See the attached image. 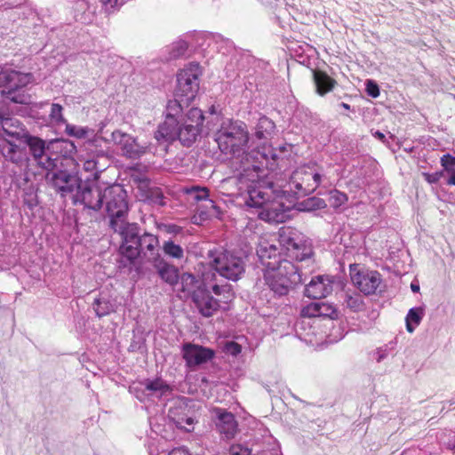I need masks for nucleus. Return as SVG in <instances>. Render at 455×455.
Masks as SVG:
<instances>
[{
	"label": "nucleus",
	"mask_w": 455,
	"mask_h": 455,
	"mask_svg": "<svg viewBox=\"0 0 455 455\" xmlns=\"http://www.w3.org/2000/svg\"><path fill=\"white\" fill-rule=\"evenodd\" d=\"M192 299L199 313L204 317L212 316L220 307V301L215 299L208 291L200 287L193 292Z\"/></svg>",
	"instance_id": "17"
},
{
	"label": "nucleus",
	"mask_w": 455,
	"mask_h": 455,
	"mask_svg": "<svg viewBox=\"0 0 455 455\" xmlns=\"http://www.w3.org/2000/svg\"><path fill=\"white\" fill-rule=\"evenodd\" d=\"M278 235V243L290 258L298 261L312 258L311 242L301 232L291 227H284L279 230Z\"/></svg>",
	"instance_id": "6"
},
{
	"label": "nucleus",
	"mask_w": 455,
	"mask_h": 455,
	"mask_svg": "<svg viewBox=\"0 0 455 455\" xmlns=\"http://www.w3.org/2000/svg\"><path fill=\"white\" fill-rule=\"evenodd\" d=\"M66 133L76 139H85L92 133V130L86 126H79L66 123Z\"/></svg>",
	"instance_id": "34"
},
{
	"label": "nucleus",
	"mask_w": 455,
	"mask_h": 455,
	"mask_svg": "<svg viewBox=\"0 0 455 455\" xmlns=\"http://www.w3.org/2000/svg\"><path fill=\"white\" fill-rule=\"evenodd\" d=\"M274 122L267 116H261L256 125L255 135L259 140L267 139L275 130Z\"/></svg>",
	"instance_id": "30"
},
{
	"label": "nucleus",
	"mask_w": 455,
	"mask_h": 455,
	"mask_svg": "<svg viewBox=\"0 0 455 455\" xmlns=\"http://www.w3.org/2000/svg\"><path fill=\"white\" fill-rule=\"evenodd\" d=\"M180 283L182 291L193 296V292L196 291L194 290L197 283L196 278L192 274L184 273L180 277Z\"/></svg>",
	"instance_id": "38"
},
{
	"label": "nucleus",
	"mask_w": 455,
	"mask_h": 455,
	"mask_svg": "<svg viewBox=\"0 0 455 455\" xmlns=\"http://www.w3.org/2000/svg\"><path fill=\"white\" fill-rule=\"evenodd\" d=\"M212 291L217 296H222V299L219 300L220 302L228 303L234 298V294L231 291V288L229 285H218L214 284L212 286Z\"/></svg>",
	"instance_id": "39"
},
{
	"label": "nucleus",
	"mask_w": 455,
	"mask_h": 455,
	"mask_svg": "<svg viewBox=\"0 0 455 455\" xmlns=\"http://www.w3.org/2000/svg\"><path fill=\"white\" fill-rule=\"evenodd\" d=\"M29 148V150L37 161L38 164L43 168L49 170L55 166L54 160L45 156V142L42 139L35 136L28 135L22 140Z\"/></svg>",
	"instance_id": "18"
},
{
	"label": "nucleus",
	"mask_w": 455,
	"mask_h": 455,
	"mask_svg": "<svg viewBox=\"0 0 455 455\" xmlns=\"http://www.w3.org/2000/svg\"><path fill=\"white\" fill-rule=\"evenodd\" d=\"M215 140L218 144L220 150L226 154L231 155L233 157L239 158L242 156L243 164H247L246 156L251 154L252 157L249 156V163L253 160L267 161V154L260 153L259 151L246 152L249 142V132L246 125L242 122H232L223 123L220 128L215 134Z\"/></svg>",
	"instance_id": "2"
},
{
	"label": "nucleus",
	"mask_w": 455,
	"mask_h": 455,
	"mask_svg": "<svg viewBox=\"0 0 455 455\" xmlns=\"http://www.w3.org/2000/svg\"><path fill=\"white\" fill-rule=\"evenodd\" d=\"M159 228L164 232L172 235H177L181 231V228L175 224H163Z\"/></svg>",
	"instance_id": "54"
},
{
	"label": "nucleus",
	"mask_w": 455,
	"mask_h": 455,
	"mask_svg": "<svg viewBox=\"0 0 455 455\" xmlns=\"http://www.w3.org/2000/svg\"><path fill=\"white\" fill-rule=\"evenodd\" d=\"M347 196L343 192H340L339 190H333L331 191L330 193V204L334 208H338L344 205L347 202Z\"/></svg>",
	"instance_id": "40"
},
{
	"label": "nucleus",
	"mask_w": 455,
	"mask_h": 455,
	"mask_svg": "<svg viewBox=\"0 0 455 455\" xmlns=\"http://www.w3.org/2000/svg\"><path fill=\"white\" fill-rule=\"evenodd\" d=\"M101 159L107 160L103 156H97V157H91L83 162V169L91 173L94 180H97L100 174L106 169V164L100 163Z\"/></svg>",
	"instance_id": "29"
},
{
	"label": "nucleus",
	"mask_w": 455,
	"mask_h": 455,
	"mask_svg": "<svg viewBox=\"0 0 455 455\" xmlns=\"http://www.w3.org/2000/svg\"><path fill=\"white\" fill-rule=\"evenodd\" d=\"M452 450H453V453L455 454V445H454V447H453V449H452Z\"/></svg>",
	"instance_id": "64"
},
{
	"label": "nucleus",
	"mask_w": 455,
	"mask_h": 455,
	"mask_svg": "<svg viewBox=\"0 0 455 455\" xmlns=\"http://www.w3.org/2000/svg\"><path fill=\"white\" fill-rule=\"evenodd\" d=\"M366 92L368 95L373 98H377L379 95V89L378 84L371 80H368L366 83Z\"/></svg>",
	"instance_id": "50"
},
{
	"label": "nucleus",
	"mask_w": 455,
	"mask_h": 455,
	"mask_svg": "<svg viewBox=\"0 0 455 455\" xmlns=\"http://www.w3.org/2000/svg\"><path fill=\"white\" fill-rule=\"evenodd\" d=\"M131 391L141 401L160 399L170 391V386L161 379H146L138 386L132 387Z\"/></svg>",
	"instance_id": "13"
},
{
	"label": "nucleus",
	"mask_w": 455,
	"mask_h": 455,
	"mask_svg": "<svg viewBox=\"0 0 455 455\" xmlns=\"http://www.w3.org/2000/svg\"><path fill=\"white\" fill-rule=\"evenodd\" d=\"M28 75L22 74L11 69H4L0 67V87H8L15 90L24 86L28 82Z\"/></svg>",
	"instance_id": "24"
},
{
	"label": "nucleus",
	"mask_w": 455,
	"mask_h": 455,
	"mask_svg": "<svg viewBox=\"0 0 455 455\" xmlns=\"http://www.w3.org/2000/svg\"><path fill=\"white\" fill-rule=\"evenodd\" d=\"M106 212L110 219L109 225L127 219L129 205L127 193L120 185H113L105 188Z\"/></svg>",
	"instance_id": "7"
},
{
	"label": "nucleus",
	"mask_w": 455,
	"mask_h": 455,
	"mask_svg": "<svg viewBox=\"0 0 455 455\" xmlns=\"http://www.w3.org/2000/svg\"><path fill=\"white\" fill-rule=\"evenodd\" d=\"M411 289L413 292H419V285L417 283H411Z\"/></svg>",
	"instance_id": "60"
},
{
	"label": "nucleus",
	"mask_w": 455,
	"mask_h": 455,
	"mask_svg": "<svg viewBox=\"0 0 455 455\" xmlns=\"http://www.w3.org/2000/svg\"><path fill=\"white\" fill-rule=\"evenodd\" d=\"M441 164L443 167V172L447 175L455 171V157L446 154L441 157Z\"/></svg>",
	"instance_id": "46"
},
{
	"label": "nucleus",
	"mask_w": 455,
	"mask_h": 455,
	"mask_svg": "<svg viewBox=\"0 0 455 455\" xmlns=\"http://www.w3.org/2000/svg\"><path fill=\"white\" fill-rule=\"evenodd\" d=\"M230 455H251V451L240 444H234L229 450Z\"/></svg>",
	"instance_id": "52"
},
{
	"label": "nucleus",
	"mask_w": 455,
	"mask_h": 455,
	"mask_svg": "<svg viewBox=\"0 0 455 455\" xmlns=\"http://www.w3.org/2000/svg\"><path fill=\"white\" fill-rule=\"evenodd\" d=\"M300 315L303 317H319V302H312L302 307Z\"/></svg>",
	"instance_id": "45"
},
{
	"label": "nucleus",
	"mask_w": 455,
	"mask_h": 455,
	"mask_svg": "<svg viewBox=\"0 0 455 455\" xmlns=\"http://www.w3.org/2000/svg\"><path fill=\"white\" fill-rule=\"evenodd\" d=\"M374 136L377 137L379 140H383L385 138V135L382 132H379V131H377L374 133Z\"/></svg>",
	"instance_id": "61"
},
{
	"label": "nucleus",
	"mask_w": 455,
	"mask_h": 455,
	"mask_svg": "<svg viewBox=\"0 0 455 455\" xmlns=\"http://www.w3.org/2000/svg\"><path fill=\"white\" fill-rule=\"evenodd\" d=\"M215 425L220 435L225 439H232L237 433L238 424L235 416L221 408H214Z\"/></svg>",
	"instance_id": "16"
},
{
	"label": "nucleus",
	"mask_w": 455,
	"mask_h": 455,
	"mask_svg": "<svg viewBox=\"0 0 455 455\" xmlns=\"http://www.w3.org/2000/svg\"><path fill=\"white\" fill-rule=\"evenodd\" d=\"M332 291V281L328 275H317L305 288V295L315 299L329 295Z\"/></svg>",
	"instance_id": "19"
},
{
	"label": "nucleus",
	"mask_w": 455,
	"mask_h": 455,
	"mask_svg": "<svg viewBox=\"0 0 455 455\" xmlns=\"http://www.w3.org/2000/svg\"><path fill=\"white\" fill-rule=\"evenodd\" d=\"M375 358L377 362H381L387 356V348H378L374 353Z\"/></svg>",
	"instance_id": "57"
},
{
	"label": "nucleus",
	"mask_w": 455,
	"mask_h": 455,
	"mask_svg": "<svg viewBox=\"0 0 455 455\" xmlns=\"http://www.w3.org/2000/svg\"><path fill=\"white\" fill-rule=\"evenodd\" d=\"M1 125L8 137L17 140H22L28 135L22 124L16 118L1 117Z\"/></svg>",
	"instance_id": "27"
},
{
	"label": "nucleus",
	"mask_w": 455,
	"mask_h": 455,
	"mask_svg": "<svg viewBox=\"0 0 455 455\" xmlns=\"http://www.w3.org/2000/svg\"><path fill=\"white\" fill-rule=\"evenodd\" d=\"M350 276L354 285L365 295L374 294L382 282L378 271L361 269L357 265L350 266Z\"/></svg>",
	"instance_id": "10"
},
{
	"label": "nucleus",
	"mask_w": 455,
	"mask_h": 455,
	"mask_svg": "<svg viewBox=\"0 0 455 455\" xmlns=\"http://www.w3.org/2000/svg\"><path fill=\"white\" fill-rule=\"evenodd\" d=\"M341 107L344 108L345 109H349L350 108V106L348 104H347V103H344V102L341 103Z\"/></svg>",
	"instance_id": "62"
},
{
	"label": "nucleus",
	"mask_w": 455,
	"mask_h": 455,
	"mask_svg": "<svg viewBox=\"0 0 455 455\" xmlns=\"http://www.w3.org/2000/svg\"><path fill=\"white\" fill-rule=\"evenodd\" d=\"M110 228L121 235L122 242H137L140 240L138 224L130 223L127 219L115 222L110 225Z\"/></svg>",
	"instance_id": "25"
},
{
	"label": "nucleus",
	"mask_w": 455,
	"mask_h": 455,
	"mask_svg": "<svg viewBox=\"0 0 455 455\" xmlns=\"http://www.w3.org/2000/svg\"><path fill=\"white\" fill-rule=\"evenodd\" d=\"M154 268L163 281L174 285L179 281V273L176 267L169 264L163 257L152 263Z\"/></svg>",
	"instance_id": "26"
},
{
	"label": "nucleus",
	"mask_w": 455,
	"mask_h": 455,
	"mask_svg": "<svg viewBox=\"0 0 455 455\" xmlns=\"http://www.w3.org/2000/svg\"><path fill=\"white\" fill-rule=\"evenodd\" d=\"M54 143L60 145V148H63L66 150V153L72 154L76 151L75 144L70 140H56Z\"/></svg>",
	"instance_id": "51"
},
{
	"label": "nucleus",
	"mask_w": 455,
	"mask_h": 455,
	"mask_svg": "<svg viewBox=\"0 0 455 455\" xmlns=\"http://www.w3.org/2000/svg\"><path fill=\"white\" fill-rule=\"evenodd\" d=\"M326 207L324 200L319 197H309L298 204V209L302 212H312Z\"/></svg>",
	"instance_id": "32"
},
{
	"label": "nucleus",
	"mask_w": 455,
	"mask_h": 455,
	"mask_svg": "<svg viewBox=\"0 0 455 455\" xmlns=\"http://www.w3.org/2000/svg\"><path fill=\"white\" fill-rule=\"evenodd\" d=\"M423 316V307H412L409 310L405 318L406 330L408 331V332L412 333L414 331L415 327L420 323Z\"/></svg>",
	"instance_id": "31"
},
{
	"label": "nucleus",
	"mask_w": 455,
	"mask_h": 455,
	"mask_svg": "<svg viewBox=\"0 0 455 455\" xmlns=\"http://www.w3.org/2000/svg\"><path fill=\"white\" fill-rule=\"evenodd\" d=\"M208 259L212 267L221 276L231 281H237L245 271L243 259L232 251L215 249L208 252Z\"/></svg>",
	"instance_id": "5"
},
{
	"label": "nucleus",
	"mask_w": 455,
	"mask_h": 455,
	"mask_svg": "<svg viewBox=\"0 0 455 455\" xmlns=\"http://www.w3.org/2000/svg\"><path fill=\"white\" fill-rule=\"evenodd\" d=\"M226 349L229 354L236 355L241 352V346L232 341L227 344Z\"/></svg>",
	"instance_id": "56"
},
{
	"label": "nucleus",
	"mask_w": 455,
	"mask_h": 455,
	"mask_svg": "<svg viewBox=\"0 0 455 455\" xmlns=\"http://www.w3.org/2000/svg\"><path fill=\"white\" fill-rule=\"evenodd\" d=\"M120 253L129 260L135 259L140 255V241L122 242L119 248Z\"/></svg>",
	"instance_id": "33"
},
{
	"label": "nucleus",
	"mask_w": 455,
	"mask_h": 455,
	"mask_svg": "<svg viewBox=\"0 0 455 455\" xmlns=\"http://www.w3.org/2000/svg\"><path fill=\"white\" fill-rule=\"evenodd\" d=\"M200 66L191 63L180 70L177 76L176 97L184 98L182 101L189 103L193 100L199 90Z\"/></svg>",
	"instance_id": "9"
},
{
	"label": "nucleus",
	"mask_w": 455,
	"mask_h": 455,
	"mask_svg": "<svg viewBox=\"0 0 455 455\" xmlns=\"http://www.w3.org/2000/svg\"><path fill=\"white\" fill-rule=\"evenodd\" d=\"M183 98L176 97L175 100H170L166 108V116L178 117L179 114L182 111L183 105H188L185 101H182Z\"/></svg>",
	"instance_id": "37"
},
{
	"label": "nucleus",
	"mask_w": 455,
	"mask_h": 455,
	"mask_svg": "<svg viewBox=\"0 0 455 455\" xmlns=\"http://www.w3.org/2000/svg\"><path fill=\"white\" fill-rule=\"evenodd\" d=\"M111 138L114 144L121 149L122 155L127 158L138 159L148 149V145L139 143L134 137L119 130L113 132Z\"/></svg>",
	"instance_id": "12"
},
{
	"label": "nucleus",
	"mask_w": 455,
	"mask_h": 455,
	"mask_svg": "<svg viewBox=\"0 0 455 455\" xmlns=\"http://www.w3.org/2000/svg\"><path fill=\"white\" fill-rule=\"evenodd\" d=\"M447 175H448L447 184L455 186V171L451 172V173H449Z\"/></svg>",
	"instance_id": "59"
},
{
	"label": "nucleus",
	"mask_w": 455,
	"mask_h": 455,
	"mask_svg": "<svg viewBox=\"0 0 455 455\" xmlns=\"http://www.w3.org/2000/svg\"><path fill=\"white\" fill-rule=\"evenodd\" d=\"M169 419L180 428L191 431L195 423V418L188 408V401L180 399L168 411Z\"/></svg>",
	"instance_id": "15"
},
{
	"label": "nucleus",
	"mask_w": 455,
	"mask_h": 455,
	"mask_svg": "<svg viewBox=\"0 0 455 455\" xmlns=\"http://www.w3.org/2000/svg\"><path fill=\"white\" fill-rule=\"evenodd\" d=\"M13 90L9 89L8 92V98L15 103L20 104H29L30 103V97L28 95H26L24 93L20 92H14Z\"/></svg>",
	"instance_id": "48"
},
{
	"label": "nucleus",
	"mask_w": 455,
	"mask_h": 455,
	"mask_svg": "<svg viewBox=\"0 0 455 455\" xmlns=\"http://www.w3.org/2000/svg\"><path fill=\"white\" fill-rule=\"evenodd\" d=\"M203 279H204V282H207L208 281V276L206 275H203Z\"/></svg>",
	"instance_id": "63"
},
{
	"label": "nucleus",
	"mask_w": 455,
	"mask_h": 455,
	"mask_svg": "<svg viewBox=\"0 0 455 455\" xmlns=\"http://www.w3.org/2000/svg\"><path fill=\"white\" fill-rule=\"evenodd\" d=\"M102 5L107 11L110 12L119 6H121L120 0H100Z\"/></svg>",
	"instance_id": "55"
},
{
	"label": "nucleus",
	"mask_w": 455,
	"mask_h": 455,
	"mask_svg": "<svg viewBox=\"0 0 455 455\" xmlns=\"http://www.w3.org/2000/svg\"><path fill=\"white\" fill-rule=\"evenodd\" d=\"M162 248L164 254L170 258L181 259L184 257V251L182 247L174 243L172 240L164 242Z\"/></svg>",
	"instance_id": "35"
},
{
	"label": "nucleus",
	"mask_w": 455,
	"mask_h": 455,
	"mask_svg": "<svg viewBox=\"0 0 455 455\" xmlns=\"http://www.w3.org/2000/svg\"><path fill=\"white\" fill-rule=\"evenodd\" d=\"M279 249L274 242L260 238L257 247V255L263 268L267 267V263L270 261H282L283 259H279Z\"/></svg>",
	"instance_id": "23"
},
{
	"label": "nucleus",
	"mask_w": 455,
	"mask_h": 455,
	"mask_svg": "<svg viewBox=\"0 0 455 455\" xmlns=\"http://www.w3.org/2000/svg\"><path fill=\"white\" fill-rule=\"evenodd\" d=\"M345 303L354 311H360L363 307V302L359 294L347 295Z\"/></svg>",
	"instance_id": "42"
},
{
	"label": "nucleus",
	"mask_w": 455,
	"mask_h": 455,
	"mask_svg": "<svg viewBox=\"0 0 455 455\" xmlns=\"http://www.w3.org/2000/svg\"><path fill=\"white\" fill-rule=\"evenodd\" d=\"M75 202L81 203L89 210L99 211L101 209L105 199V189L98 186H80L74 196Z\"/></svg>",
	"instance_id": "14"
},
{
	"label": "nucleus",
	"mask_w": 455,
	"mask_h": 455,
	"mask_svg": "<svg viewBox=\"0 0 455 455\" xmlns=\"http://www.w3.org/2000/svg\"><path fill=\"white\" fill-rule=\"evenodd\" d=\"M187 49L188 44L183 40L173 43L170 52V59H177L183 56Z\"/></svg>",
	"instance_id": "41"
},
{
	"label": "nucleus",
	"mask_w": 455,
	"mask_h": 455,
	"mask_svg": "<svg viewBox=\"0 0 455 455\" xmlns=\"http://www.w3.org/2000/svg\"><path fill=\"white\" fill-rule=\"evenodd\" d=\"M47 183L52 186L62 196L73 194L80 188L81 182L76 175L67 171H50L45 176Z\"/></svg>",
	"instance_id": "11"
},
{
	"label": "nucleus",
	"mask_w": 455,
	"mask_h": 455,
	"mask_svg": "<svg viewBox=\"0 0 455 455\" xmlns=\"http://www.w3.org/2000/svg\"><path fill=\"white\" fill-rule=\"evenodd\" d=\"M62 107L60 104L52 103L51 107L50 117L57 124H66L67 120L62 115Z\"/></svg>",
	"instance_id": "44"
},
{
	"label": "nucleus",
	"mask_w": 455,
	"mask_h": 455,
	"mask_svg": "<svg viewBox=\"0 0 455 455\" xmlns=\"http://www.w3.org/2000/svg\"><path fill=\"white\" fill-rule=\"evenodd\" d=\"M93 308L99 317L105 316L114 311V306L107 299H96Z\"/></svg>",
	"instance_id": "36"
},
{
	"label": "nucleus",
	"mask_w": 455,
	"mask_h": 455,
	"mask_svg": "<svg viewBox=\"0 0 455 455\" xmlns=\"http://www.w3.org/2000/svg\"><path fill=\"white\" fill-rule=\"evenodd\" d=\"M140 254L142 253L143 257L151 264L162 256L159 252V240L156 235L149 233H145L140 236Z\"/></svg>",
	"instance_id": "21"
},
{
	"label": "nucleus",
	"mask_w": 455,
	"mask_h": 455,
	"mask_svg": "<svg viewBox=\"0 0 455 455\" xmlns=\"http://www.w3.org/2000/svg\"><path fill=\"white\" fill-rule=\"evenodd\" d=\"M249 156L252 157L251 154L246 156L247 162H249ZM262 167L263 161L258 158L257 161L253 160L247 164H243L242 161V171L239 175L228 178L226 182L235 184L238 193L247 192L248 197L245 204L249 207L261 209L259 212V219L270 223L284 222L289 207L285 208L283 204L278 200L282 192H278L275 197L271 199L272 194L275 193L272 187H264L259 180Z\"/></svg>",
	"instance_id": "1"
},
{
	"label": "nucleus",
	"mask_w": 455,
	"mask_h": 455,
	"mask_svg": "<svg viewBox=\"0 0 455 455\" xmlns=\"http://www.w3.org/2000/svg\"><path fill=\"white\" fill-rule=\"evenodd\" d=\"M204 207L206 209V212L204 213L207 216H217L220 213L219 207L216 205L214 201L208 197L204 201Z\"/></svg>",
	"instance_id": "49"
},
{
	"label": "nucleus",
	"mask_w": 455,
	"mask_h": 455,
	"mask_svg": "<svg viewBox=\"0 0 455 455\" xmlns=\"http://www.w3.org/2000/svg\"><path fill=\"white\" fill-rule=\"evenodd\" d=\"M313 75L316 92L321 96L331 92L337 84V82L323 71L315 70Z\"/></svg>",
	"instance_id": "28"
},
{
	"label": "nucleus",
	"mask_w": 455,
	"mask_h": 455,
	"mask_svg": "<svg viewBox=\"0 0 455 455\" xmlns=\"http://www.w3.org/2000/svg\"><path fill=\"white\" fill-rule=\"evenodd\" d=\"M322 180V175L313 167L302 166L295 170L289 182L290 190L298 196L314 192Z\"/></svg>",
	"instance_id": "8"
},
{
	"label": "nucleus",
	"mask_w": 455,
	"mask_h": 455,
	"mask_svg": "<svg viewBox=\"0 0 455 455\" xmlns=\"http://www.w3.org/2000/svg\"><path fill=\"white\" fill-rule=\"evenodd\" d=\"M188 194L191 196L193 200L197 202H204L206 198L209 197V192L206 188L195 187L188 190Z\"/></svg>",
	"instance_id": "43"
},
{
	"label": "nucleus",
	"mask_w": 455,
	"mask_h": 455,
	"mask_svg": "<svg viewBox=\"0 0 455 455\" xmlns=\"http://www.w3.org/2000/svg\"><path fill=\"white\" fill-rule=\"evenodd\" d=\"M0 151L5 160L22 165L28 159L25 148H20L8 139H0Z\"/></svg>",
	"instance_id": "22"
},
{
	"label": "nucleus",
	"mask_w": 455,
	"mask_h": 455,
	"mask_svg": "<svg viewBox=\"0 0 455 455\" xmlns=\"http://www.w3.org/2000/svg\"><path fill=\"white\" fill-rule=\"evenodd\" d=\"M423 175L428 183L433 184L436 183L443 176L445 175V173L441 171L434 173H424Z\"/></svg>",
	"instance_id": "53"
},
{
	"label": "nucleus",
	"mask_w": 455,
	"mask_h": 455,
	"mask_svg": "<svg viewBox=\"0 0 455 455\" xmlns=\"http://www.w3.org/2000/svg\"><path fill=\"white\" fill-rule=\"evenodd\" d=\"M169 455H190V454L186 450L174 449L169 453Z\"/></svg>",
	"instance_id": "58"
},
{
	"label": "nucleus",
	"mask_w": 455,
	"mask_h": 455,
	"mask_svg": "<svg viewBox=\"0 0 455 455\" xmlns=\"http://www.w3.org/2000/svg\"><path fill=\"white\" fill-rule=\"evenodd\" d=\"M319 316L334 318L337 316V311L331 305L319 302Z\"/></svg>",
	"instance_id": "47"
},
{
	"label": "nucleus",
	"mask_w": 455,
	"mask_h": 455,
	"mask_svg": "<svg viewBox=\"0 0 455 455\" xmlns=\"http://www.w3.org/2000/svg\"><path fill=\"white\" fill-rule=\"evenodd\" d=\"M262 270L266 284L280 296L287 294L291 288L302 282L298 267L288 259L270 261Z\"/></svg>",
	"instance_id": "4"
},
{
	"label": "nucleus",
	"mask_w": 455,
	"mask_h": 455,
	"mask_svg": "<svg viewBox=\"0 0 455 455\" xmlns=\"http://www.w3.org/2000/svg\"><path fill=\"white\" fill-rule=\"evenodd\" d=\"M212 356L213 352L202 346L194 344H186L183 346V358L189 367L206 363Z\"/></svg>",
	"instance_id": "20"
},
{
	"label": "nucleus",
	"mask_w": 455,
	"mask_h": 455,
	"mask_svg": "<svg viewBox=\"0 0 455 455\" xmlns=\"http://www.w3.org/2000/svg\"><path fill=\"white\" fill-rule=\"evenodd\" d=\"M204 119L202 110L197 108H192L180 118L166 116L164 123L158 126L155 138L157 140H179L184 146H190L200 134Z\"/></svg>",
	"instance_id": "3"
}]
</instances>
